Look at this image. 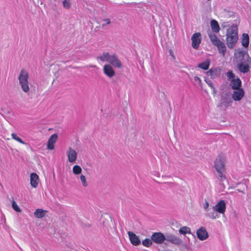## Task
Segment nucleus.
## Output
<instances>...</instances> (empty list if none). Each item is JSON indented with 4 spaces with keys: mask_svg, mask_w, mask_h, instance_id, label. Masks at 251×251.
Returning a JSON list of instances; mask_svg holds the SVG:
<instances>
[{
    "mask_svg": "<svg viewBox=\"0 0 251 251\" xmlns=\"http://www.w3.org/2000/svg\"><path fill=\"white\" fill-rule=\"evenodd\" d=\"M127 234L131 243L135 246H138L141 243V241L139 237L133 232L128 231Z\"/></svg>",
    "mask_w": 251,
    "mask_h": 251,
    "instance_id": "12",
    "label": "nucleus"
},
{
    "mask_svg": "<svg viewBox=\"0 0 251 251\" xmlns=\"http://www.w3.org/2000/svg\"><path fill=\"white\" fill-rule=\"evenodd\" d=\"M152 243L151 239L146 238L143 240L142 244L144 246L146 247H150Z\"/></svg>",
    "mask_w": 251,
    "mask_h": 251,
    "instance_id": "30",
    "label": "nucleus"
},
{
    "mask_svg": "<svg viewBox=\"0 0 251 251\" xmlns=\"http://www.w3.org/2000/svg\"><path fill=\"white\" fill-rule=\"evenodd\" d=\"M179 232L181 234L185 235L186 233L190 234L191 229L187 226H183L181 227L179 230Z\"/></svg>",
    "mask_w": 251,
    "mask_h": 251,
    "instance_id": "28",
    "label": "nucleus"
},
{
    "mask_svg": "<svg viewBox=\"0 0 251 251\" xmlns=\"http://www.w3.org/2000/svg\"><path fill=\"white\" fill-rule=\"evenodd\" d=\"M103 21L105 22V23L102 24V26H104L106 25H109L111 23L110 19L109 18L103 19Z\"/></svg>",
    "mask_w": 251,
    "mask_h": 251,
    "instance_id": "40",
    "label": "nucleus"
},
{
    "mask_svg": "<svg viewBox=\"0 0 251 251\" xmlns=\"http://www.w3.org/2000/svg\"><path fill=\"white\" fill-rule=\"evenodd\" d=\"M170 55L175 59V56L173 54V53L172 52V51L171 50L170 51Z\"/></svg>",
    "mask_w": 251,
    "mask_h": 251,
    "instance_id": "42",
    "label": "nucleus"
},
{
    "mask_svg": "<svg viewBox=\"0 0 251 251\" xmlns=\"http://www.w3.org/2000/svg\"><path fill=\"white\" fill-rule=\"evenodd\" d=\"M244 91L242 88L236 89L232 95V98L235 101H239L244 96Z\"/></svg>",
    "mask_w": 251,
    "mask_h": 251,
    "instance_id": "11",
    "label": "nucleus"
},
{
    "mask_svg": "<svg viewBox=\"0 0 251 251\" xmlns=\"http://www.w3.org/2000/svg\"><path fill=\"white\" fill-rule=\"evenodd\" d=\"M226 44L229 49L233 48L236 45L238 37V27L235 25H232L227 30L226 34Z\"/></svg>",
    "mask_w": 251,
    "mask_h": 251,
    "instance_id": "1",
    "label": "nucleus"
},
{
    "mask_svg": "<svg viewBox=\"0 0 251 251\" xmlns=\"http://www.w3.org/2000/svg\"><path fill=\"white\" fill-rule=\"evenodd\" d=\"M80 179L82 183L83 186L84 187H87L88 185V184L86 182V179L85 176L84 175H82L80 176Z\"/></svg>",
    "mask_w": 251,
    "mask_h": 251,
    "instance_id": "36",
    "label": "nucleus"
},
{
    "mask_svg": "<svg viewBox=\"0 0 251 251\" xmlns=\"http://www.w3.org/2000/svg\"><path fill=\"white\" fill-rule=\"evenodd\" d=\"M63 7L66 9H70L71 6V0H64L63 1Z\"/></svg>",
    "mask_w": 251,
    "mask_h": 251,
    "instance_id": "34",
    "label": "nucleus"
},
{
    "mask_svg": "<svg viewBox=\"0 0 251 251\" xmlns=\"http://www.w3.org/2000/svg\"><path fill=\"white\" fill-rule=\"evenodd\" d=\"M28 72L24 69H22L20 73L18 79L22 90L25 93L28 92L30 90L28 81Z\"/></svg>",
    "mask_w": 251,
    "mask_h": 251,
    "instance_id": "2",
    "label": "nucleus"
},
{
    "mask_svg": "<svg viewBox=\"0 0 251 251\" xmlns=\"http://www.w3.org/2000/svg\"><path fill=\"white\" fill-rule=\"evenodd\" d=\"M47 212L46 210L42 209H37L34 213V215L37 218H42L45 216Z\"/></svg>",
    "mask_w": 251,
    "mask_h": 251,
    "instance_id": "24",
    "label": "nucleus"
},
{
    "mask_svg": "<svg viewBox=\"0 0 251 251\" xmlns=\"http://www.w3.org/2000/svg\"><path fill=\"white\" fill-rule=\"evenodd\" d=\"M247 62H240L237 64V67L239 71L243 73H246L249 71V66Z\"/></svg>",
    "mask_w": 251,
    "mask_h": 251,
    "instance_id": "18",
    "label": "nucleus"
},
{
    "mask_svg": "<svg viewBox=\"0 0 251 251\" xmlns=\"http://www.w3.org/2000/svg\"><path fill=\"white\" fill-rule=\"evenodd\" d=\"M30 181L31 186L33 188L37 187L39 182V176L35 173H32L30 176Z\"/></svg>",
    "mask_w": 251,
    "mask_h": 251,
    "instance_id": "16",
    "label": "nucleus"
},
{
    "mask_svg": "<svg viewBox=\"0 0 251 251\" xmlns=\"http://www.w3.org/2000/svg\"><path fill=\"white\" fill-rule=\"evenodd\" d=\"M73 172L75 175L80 174L82 172V169L79 165H75L73 168Z\"/></svg>",
    "mask_w": 251,
    "mask_h": 251,
    "instance_id": "29",
    "label": "nucleus"
},
{
    "mask_svg": "<svg viewBox=\"0 0 251 251\" xmlns=\"http://www.w3.org/2000/svg\"><path fill=\"white\" fill-rule=\"evenodd\" d=\"M205 81H206V83L208 85V86L211 88L212 91L213 92V94H215L216 90L212 82L210 80L207 81L206 79H205Z\"/></svg>",
    "mask_w": 251,
    "mask_h": 251,
    "instance_id": "37",
    "label": "nucleus"
},
{
    "mask_svg": "<svg viewBox=\"0 0 251 251\" xmlns=\"http://www.w3.org/2000/svg\"><path fill=\"white\" fill-rule=\"evenodd\" d=\"M11 137L13 139L16 140V141L19 142L20 143L23 145L25 144V143L24 141H23V140L20 137L17 136V135L15 133H12L11 134Z\"/></svg>",
    "mask_w": 251,
    "mask_h": 251,
    "instance_id": "32",
    "label": "nucleus"
},
{
    "mask_svg": "<svg viewBox=\"0 0 251 251\" xmlns=\"http://www.w3.org/2000/svg\"><path fill=\"white\" fill-rule=\"evenodd\" d=\"M215 46L217 47L219 53H221L223 56H225L226 50L224 43L222 42V41H220Z\"/></svg>",
    "mask_w": 251,
    "mask_h": 251,
    "instance_id": "21",
    "label": "nucleus"
},
{
    "mask_svg": "<svg viewBox=\"0 0 251 251\" xmlns=\"http://www.w3.org/2000/svg\"><path fill=\"white\" fill-rule=\"evenodd\" d=\"M242 82L240 78H237L231 80L230 85L232 89H241Z\"/></svg>",
    "mask_w": 251,
    "mask_h": 251,
    "instance_id": "19",
    "label": "nucleus"
},
{
    "mask_svg": "<svg viewBox=\"0 0 251 251\" xmlns=\"http://www.w3.org/2000/svg\"><path fill=\"white\" fill-rule=\"evenodd\" d=\"M110 54L108 52H103L101 55L97 57V59L102 62H108Z\"/></svg>",
    "mask_w": 251,
    "mask_h": 251,
    "instance_id": "26",
    "label": "nucleus"
},
{
    "mask_svg": "<svg viewBox=\"0 0 251 251\" xmlns=\"http://www.w3.org/2000/svg\"><path fill=\"white\" fill-rule=\"evenodd\" d=\"M208 207H209V203L207 201H205V202L204 204V208L205 210L208 211Z\"/></svg>",
    "mask_w": 251,
    "mask_h": 251,
    "instance_id": "41",
    "label": "nucleus"
},
{
    "mask_svg": "<svg viewBox=\"0 0 251 251\" xmlns=\"http://www.w3.org/2000/svg\"><path fill=\"white\" fill-rule=\"evenodd\" d=\"M165 240L173 244L178 245H180L182 243V240L180 238L174 235H167L165 237Z\"/></svg>",
    "mask_w": 251,
    "mask_h": 251,
    "instance_id": "17",
    "label": "nucleus"
},
{
    "mask_svg": "<svg viewBox=\"0 0 251 251\" xmlns=\"http://www.w3.org/2000/svg\"><path fill=\"white\" fill-rule=\"evenodd\" d=\"M208 35L209 37L214 45L217 44L220 41V40L217 37L216 35L211 31L208 32Z\"/></svg>",
    "mask_w": 251,
    "mask_h": 251,
    "instance_id": "20",
    "label": "nucleus"
},
{
    "mask_svg": "<svg viewBox=\"0 0 251 251\" xmlns=\"http://www.w3.org/2000/svg\"><path fill=\"white\" fill-rule=\"evenodd\" d=\"M192 46L195 49H198L201 42V34L200 32L195 33L192 36Z\"/></svg>",
    "mask_w": 251,
    "mask_h": 251,
    "instance_id": "7",
    "label": "nucleus"
},
{
    "mask_svg": "<svg viewBox=\"0 0 251 251\" xmlns=\"http://www.w3.org/2000/svg\"><path fill=\"white\" fill-rule=\"evenodd\" d=\"M12 208H13V209L14 210H15L16 211L19 212H21V211H22L21 209L19 208V207L18 206V205H17V204L15 201H13L12 203Z\"/></svg>",
    "mask_w": 251,
    "mask_h": 251,
    "instance_id": "35",
    "label": "nucleus"
},
{
    "mask_svg": "<svg viewBox=\"0 0 251 251\" xmlns=\"http://www.w3.org/2000/svg\"><path fill=\"white\" fill-rule=\"evenodd\" d=\"M197 235L200 240H204L208 237V233L204 227H201L197 231Z\"/></svg>",
    "mask_w": 251,
    "mask_h": 251,
    "instance_id": "14",
    "label": "nucleus"
},
{
    "mask_svg": "<svg viewBox=\"0 0 251 251\" xmlns=\"http://www.w3.org/2000/svg\"><path fill=\"white\" fill-rule=\"evenodd\" d=\"M210 65V60L209 59H206L204 62L199 63L197 67L203 70H207L209 69Z\"/></svg>",
    "mask_w": 251,
    "mask_h": 251,
    "instance_id": "23",
    "label": "nucleus"
},
{
    "mask_svg": "<svg viewBox=\"0 0 251 251\" xmlns=\"http://www.w3.org/2000/svg\"><path fill=\"white\" fill-rule=\"evenodd\" d=\"M112 66H114L115 68H120L122 66V63L118 58V56L116 54L110 55L108 62Z\"/></svg>",
    "mask_w": 251,
    "mask_h": 251,
    "instance_id": "5",
    "label": "nucleus"
},
{
    "mask_svg": "<svg viewBox=\"0 0 251 251\" xmlns=\"http://www.w3.org/2000/svg\"><path fill=\"white\" fill-rule=\"evenodd\" d=\"M249 36L248 34L244 33L242 35V44L244 47H248L249 44Z\"/></svg>",
    "mask_w": 251,
    "mask_h": 251,
    "instance_id": "25",
    "label": "nucleus"
},
{
    "mask_svg": "<svg viewBox=\"0 0 251 251\" xmlns=\"http://www.w3.org/2000/svg\"><path fill=\"white\" fill-rule=\"evenodd\" d=\"M57 138L58 136L56 134H53L50 136L47 143V148L49 150H52L54 149V144L56 142Z\"/></svg>",
    "mask_w": 251,
    "mask_h": 251,
    "instance_id": "13",
    "label": "nucleus"
},
{
    "mask_svg": "<svg viewBox=\"0 0 251 251\" xmlns=\"http://www.w3.org/2000/svg\"><path fill=\"white\" fill-rule=\"evenodd\" d=\"M214 210L220 214H224L226 209V203L224 200H220L214 207Z\"/></svg>",
    "mask_w": 251,
    "mask_h": 251,
    "instance_id": "8",
    "label": "nucleus"
},
{
    "mask_svg": "<svg viewBox=\"0 0 251 251\" xmlns=\"http://www.w3.org/2000/svg\"><path fill=\"white\" fill-rule=\"evenodd\" d=\"M151 239L153 242L161 244L165 240V235L161 232H154L151 236Z\"/></svg>",
    "mask_w": 251,
    "mask_h": 251,
    "instance_id": "6",
    "label": "nucleus"
},
{
    "mask_svg": "<svg viewBox=\"0 0 251 251\" xmlns=\"http://www.w3.org/2000/svg\"><path fill=\"white\" fill-rule=\"evenodd\" d=\"M103 72L104 74L109 77H112L115 75V72L113 67L109 64L103 66Z\"/></svg>",
    "mask_w": 251,
    "mask_h": 251,
    "instance_id": "10",
    "label": "nucleus"
},
{
    "mask_svg": "<svg viewBox=\"0 0 251 251\" xmlns=\"http://www.w3.org/2000/svg\"><path fill=\"white\" fill-rule=\"evenodd\" d=\"M237 191H238V192H241V193H244L243 191H242V190H239V189H238V190H237Z\"/></svg>",
    "mask_w": 251,
    "mask_h": 251,
    "instance_id": "43",
    "label": "nucleus"
},
{
    "mask_svg": "<svg viewBox=\"0 0 251 251\" xmlns=\"http://www.w3.org/2000/svg\"><path fill=\"white\" fill-rule=\"evenodd\" d=\"M218 173V176L219 178V180L220 181H223L226 179V177L224 175V173L225 172V170H222L221 171H217Z\"/></svg>",
    "mask_w": 251,
    "mask_h": 251,
    "instance_id": "31",
    "label": "nucleus"
},
{
    "mask_svg": "<svg viewBox=\"0 0 251 251\" xmlns=\"http://www.w3.org/2000/svg\"><path fill=\"white\" fill-rule=\"evenodd\" d=\"M227 76L231 79H235V75L231 71H228L226 74Z\"/></svg>",
    "mask_w": 251,
    "mask_h": 251,
    "instance_id": "39",
    "label": "nucleus"
},
{
    "mask_svg": "<svg viewBox=\"0 0 251 251\" xmlns=\"http://www.w3.org/2000/svg\"><path fill=\"white\" fill-rule=\"evenodd\" d=\"M226 156L223 154H220L214 161V167L217 171L226 170Z\"/></svg>",
    "mask_w": 251,
    "mask_h": 251,
    "instance_id": "3",
    "label": "nucleus"
},
{
    "mask_svg": "<svg viewBox=\"0 0 251 251\" xmlns=\"http://www.w3.org/2000/svg\"><path fill=\"white\" fill-rule=\"evenodd\" d=\"M206 74L211 78L214 79L220 75L221 69L219 68H211L206 72Z\"/></svg>",
    "mask_w": 251,
    "mask_h": 251,
    "instance_id": "15",
    "label": "nucleus"
},
{
    "mask_svg": "<svg viewBox=\"0 0 251 251\" xmlns=\"http://www.w3.org/2000/svg\"><path fill=\"white\" fill-rule=\"evenodd\" d=\"M67 155L68 161L71 163H75L77 159V153L76 151L71 147H69L67 151Z\"/></svg>",
    "mask_w": 251,
    "mask_h": 251,
    "instance_id": "9",
    "label": "nucleus"
},
{
    "mask_svg": "<svg viewBox=\"0 0 251 251\" xmlns=\"http://www.w3.org/2000/svg\"><path fill=\"white\" fill-rule=\"evenodd\" d=\"M234 56L236 62L238 63L248 62L250 58L247 52L243 50H240L235 52Z\"/></svg>",
    "mask_w": 251,
    "mask_h": 251,
    "instance_id": "4",
    "label": "nucleus"
},
{
    "mask_svg": "<svg viewBox=\"0 0 251 251\" xmlns=\"http://www.w3.org/2000/svg\"><path fill=\"white\" fill-rule=\"evenodd\" d=\"M207 212L205 214V215L211 219H216L217 218H218L217 215L215 213V210H214V208H213V210L210 211L209 210H208V211H206Z\"/></svg>",
    "mask_w": 251,
    "mask_h": 251,
    "instance_id": "27",
    "label": "nucleus"
},
{
    "mask_svg": "<svg viewBox=\"0 0 251 251\" xmlns=\"http://www.w3.org/2000/svg\"><path fill=\"white\" fill-rule=\"evenodd\" d=\"M212 30L214 33H218L220 30L219 25L215 20H212L210 22Z\"/></svg>",
    "mask_w": 251,
    "mask_h": 251,
    "instance_id": "22",
    "label": "nucleus"
},
{
    "mask_svg": "<svg viewBox=\"0 0 251 251\" xmlns=\"http://www.w3.org/2000/svg\"><path fill=\"white\" fill-rule=\"evenodd\" d=\"M232 102V101L231 100H228L226 99L223 103H221V105L220 106H222V105H224L225 108H227L228 106L231 105V103Z\"/></svg>",
    "mask_w": 251,
    "mask_h": 251,
    "instance_id": "33",
    "label": "nucleus"
},
{
    "mask_svg": "<svg viewBox=\"0 0 251 251\" xmlns=\"http://www.w3.org/2000/svg\"><path fill=\"white\" fill-rule=\"evenodd\" d=\"M194 82L196 84H198L200 86L201 85V84H202L201 80V78L199 77H198L197 76H195L194 77Z\"/></svg>",
    "mask_w": 251,
    "mask_h": 251,
    "instance_id": "38",
    "label": "nucleus"
}]
</instances>
